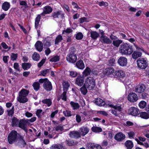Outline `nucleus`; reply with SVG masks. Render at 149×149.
Returning <instances> with one entry per match:
<instances>
[{
  "label": "nucleus",
  "instance_id": "obj_1",
  "mask_svg": "<svg viewBox=\"0 0 149 149\" xmlns=\"http://www.w3.org/2000/svg\"><path fill=\"white\" fill-rule=\"evenodd\" d=\"M120 53L122 54L130 55L133 52L132 47L127 43L121 45L119 49Z\"/></svg>",
  "mask_w": 149,
  "mask_h": 149
},
{
  "label": "nucleus",
  "instance_id": "obj_2",
  "mask_svg": "<svg viewBox=\"0 0 149 149\" xmlns=\"http://www.w3.org/2000/svg\"><path fill=\"white\" fill-rule=\"evenodd\" d=\"M29 91L25 89L22 90L19 93V95L17 97V100L20 103H24L28 101L26 96L29 93Z\"/></svg>",
  "mask_w": 149,
  "mask_h": 149
},
{
  "label": "nucleus",
  "instance_id": "obj_3",
  "mask_svg": "<svg viewBox=\"0 0 149 149\" xmlns=\"http://www.w3.org/2000/svg\"><path fill=\"white\" fill-rule=\"evenodd\" d=\"M94 79L92 77H87L85 80L84 86L89 90L93 89L95 86Z\"/></svg>",
  "mask_w": 149,
  "mask_h": 149
},
{
  "label": "nucleus",
  "instance_id": "obj_4",
  "mask_svg": "<svg viewBox=\"0 0 149 149\" xmlns=\"http://www.w3.org/2000/svg\"><path fill=\"white\" fill-rule=\"evenodd\" d=\"M17 135V132L15 130L12 131L10 133L8 137V141L10 144H12L16 141Z\"/></svg>",
  "mask_w": 149,
  "mask_h": 149
},
{
  "label": "nucleus",
  "instance_id": "obj_5",
  "mask_svg": "<svg viewBox=\"0 0 149 149\" xmlns=\"http://www.w3.org/2000/svg\"><path fill=\"white\" fill-rule=\"evenodd\" d=\"M138 67L141 69H145L148 66V63L143 58H140L136 61Z\"/></svg>",
  "mask_w": 149,
  "mask_h": 149
},
{
  "label": "nucleus",
  "instance_id": "obj_6",
  "mask_svg": "<svg viewBox=\"0 0 149 149\" xmlns=\"http://www.w3.org/2000/svg\"><path fill=\"white\" fill-rule=\"evenodd\" d=\"M77 60V55L73 52H70L66 57V60L69 62L74 63Z\"/></svg>",
  "mask_w": 149,
  "mask_h": 149
},
{
  "label": "nucleus",
  "instance_id": "obj_7",
  "mask_svg": "<svg viewBox=\"0 0 149 149\" xmlns=\"http://www.w3.org/2000/svg\"><path fill=\"white\" fill-rule=\"evenodd\" d=\"M28 124H29V120L28 119L20 120L19 122L18 127L23 129L25 132H27V125Z\"/></svg>",
  "mask_w": 149,
  "mask_h": 149
},
{
  "label": "nucleus",
  "instance_id": "obj_8",
  "mask_svg": "<svg viewBox=\"0 0 149 149\" xmlns=\"http://www.w3.org/2000/svg\"><path fill=\"white\" fill-rule=\"evenodd\" d=\"M109 106L114 109L113 110H111V113L115 116H118L122 108L120 106L116 105L114 106L112 104L109 105Z\"/></svg>",
  "mask_w": 149,
  "mask_h": 149
},
{
  "label": "nucleus",
  "instance_id": "obj_9",
  "mask_svg": "<svg viewBox=\"0 0 149 149\" xmlns=\"http://www.w3.org/2000/svg\"><path fill=\"white\" fill-rule=\"evenodd\" d=\"M127 98L130 101L132 102H136L138 100V97L137 94L133 92L129 93L128 96Z\"/></svg>",
  "mask_w": 149,
  "mask_h": 149
},
{
  "label": "nucleus",
  "instance_id": "obj_10",
  "mask_svg": "<svg viewBox=\"0 0 149 149\" xmlns=\"http://www.w3.org/2000/svg\"><path fill=\"white\" fill-rule=\"evenodd\" d=\"M139 110L137 108L132 107H130L129 109L128 113L130 115L133 116H136L139 113Z\"/></svg>",
  "mask_w": 149,
  "mask_h": 149
},
{
  "label": "nucleus",
  "instance_id": "obj_11",
  "mask_svg": "<svg viewBox=\"0 0 149 149\" xmlns=\"http://www.w3.org/2000/svg\"><path fill=\"white\" fill-rule=\"evenodd\" d=\"M43 87L46 91H50L52 89V86L51 82L47 80L44 83Z\"/></svg>",
  "mask_w": 149,
  "mask_h": 149
},
{
  "label": "nucleus",
  "instance_id": "obj_12",
  "mask_svg": "<svg viewBox=\"0 0 149 149\" xmlns=\"http://www.w3.org/2000/svg\"><path fill=\"white\" fill-rule=\"evenodd\" d=\"M118 63L121 66H126L127 64V60L124 57H120L118 61Z\"/></svg>",
  "mask_w": 149,
  "mask_h": 149
},
{
  "label": "nucleus",
  "instance_id": "obj_13",
  "mask_svg": "<svg viewBox=\"0 0 149 149\" xmlns=\"http://www.w3.org/2000/svg\"><path fill=\"white\" fill-rule=\"evenodd\" d=\"M145 89L146 87L144 84H139L136 87L135 91L138 93H141L143 92Z\"/></svg>",
  "mask_w": 149,
  "mask_h": 149
},
{
  "label": "nucleus",
  "instance_id": "obj_14",
  "mask_svg": "<svg viewBox=\"0 0 149 149\" xmlns=\"http://www.w3.org/2000/svg\"><path fill=\"white\" fill-rule=\"evenodd\" d=\"M69 135L70 137L72 138L78 139L81 137L79 132L77 131H73L70 132Z\"/></svg>",
  "mask_w": 149,
  "mask_h": 149
},
{
  "label": "nucleus",
  "instance_id": "obj_15",
  "mask_svg": "<svg viewBox=\"0 0 149 149\" xmlns=\"http://www.w3.org/2000/svg\"><path fill=\"white\" fill-rule=\"evenodd\" d=\"M125 138V135L122 132H119L116 134L114 136L115 139L118 141H121Z\"/></svg>",
  "mask_w": 149,
  "mask_h": 149
},
{
  "label": "nucleus",
  "instance_id": "obj_16",
  "mask_svg": "<svg viewBox=\"0 0 149 149\" xmlns=\"http://www.w3.org/2000/svg\"><path fill=\"white\" fill-rule=\"evenodd\" d=\"M100 38L101 42L103 43L109 44L112 43V40L106 36H102Z\"/></svg>",
  "mask_w": 149,
  "mask_h": 149
},
{
  "label": "nucleus",
  "instance_id": "obj_17",
  "mask_svg": "<svg viewBox=\"0 0 149 149\" xmlns=\"http://www.w3.org/2000/svg\"><path fill=\"white\" fill-rule=\"evenodd\" d=\"M84 77L80 76L77 77L75 81V83L80 86H82L84 82Z\"/></svg>",
  "mask_w": 149,
  "mask_h": 149
},
{
  "label": "nucleus",
  "instance_id": "obj_18",
  "mask_svg": "<svg viewBox=\"0 0 149 149\" xmlns=\"http://www.w3.org/2000/svg\"><path fill=\"white\" fill-rule=\"evenodd\" d=\"M89 131V129L86 127L83 126L80 128L79 130L80 135L84 136L87 134Z\"/></svg>",
  "mask_w": 149,
  "mask_h": 149
},
{
  "label": "nucleus",
  "instance_id": "obj_19",
  "mask_svg": "<svg viewBox=\"0 0 149 149\" xmlns=\"http://www.w3.org/2000/svg\"><path fill=\"white\" fill-rule=\"evenodd\" d=\"M125 74L124 72L122 70H119L115 72V77L119 79L120 80L125 77Z\"/></svg>",
  "mask_w": 149,
  "mask_h": 149
},
{
  "label": "nucleus",
  "instance_id": "obj_20",
  "mask_svg": "<svg viewBox=\"0 0 149 149\" xmlns=\"http://www.w3.org/2000/svg\"><path fill=\"white\" fill-rule=\"evenodd\" d=\"M52 11V9L49 6H46L44 8V10L40 15L45 16V14H49L51 13Z\"/></svg>",
  "mask_w": 149,
  "mask_h": 149
},
{
  "label": "nucleus",
  "instance_id": "obj_21",
  "mask_svg": "<svg viewBox=\"0 0 149 149\" xmlns=\"http://www.w3.org/2000/svg\"><path fill=\"white\" fill-rule=\"evenodd\" d=\"M52 15L54 19H56L62 17L63 16V14L62 13V12L60 11L53 12L52 13Z\"/></svg>",
  "mask_w": 149,
  "mask_h": 149
},
{
  "label": "nucleus",
  "instance_id": "obj_22",
  "mask_svg": "<svg viewBox=\"0 0 149 149\" xmlns=\"http://www.w3.org/2000/svg\"><path fill=\"white\" fill-rule=\"evenodd\" d=\"M35 46L36 49L40 52L42 51L43 49V44L41 42L39 41H38L36 43Z\"/></svg>",
  "mask_w": 149,
  "mask_h": 149
},
{
  "label": "nucleus",
  "instance_id": "obj_23",
  "mask_svg": "<svg viewBox=\"0 0 149 149\" xmlns=\"http://www.w3.org/2000/svg\"><path fill=\"white\" fill-rule=\"evenodd\" d=\"M96 104L100 106H104L105 104V102L100 98H97L95 101Z\"/></svg>",
  "mask_w": 149,
  "mask_h": 149
},
{
  "label": "nucleus",
  "instance_id": "obj_24",
  "mask_svg": "<svg viewBox=\"0 0 149 149\" xmlns=\"http://www.w3.org/2000/svg\"><path fill=\"white\" fill-rule=\"evenodd\" d=\"M114 71V69L112 67L106 68L104 71V73L106 75H109L112 74Z\"/></svg>",
  "mask_w": 149,
  "mask_h": 149
},
{
  "label": "nucleus",
  "instance_id": "obj_25",
  "mask_svg": "<svg viewBox=\"0 0 149 149\" xmlns=\"http://www.w3.org/2000/svg\"><path fill=\"white\" fill-rule=\"evenodd\" d=\"M142 53L141 52L135 51L132 54V57L134 59H136L139 57L141 56Z\"/></svg>",
  "mask_w": 149,
  "mask_h": 149
},
{
  "label": "nucleus",
  "instance_id": "obj_26",
  "mask_svg": "<svg viewBox=\"0 0 149 149\" xmlns=\"http://www.w3.org/2000/svg\"><path fill=\"white\" fill-rule=\"evenodd\" d=\"M76 65L78 68L80 69H83L85 67L83 61L81 60L78 61L76 63Z\"/></svg>",
  "mask_w": 149,
  "mask_h": 149
},
{
  "label": "nucleus",
  "instance_id": "obj_27",
  "mask_svg": "<svg viewBox=\"0 0 149 149\" xmlns=\"http://www.w3.org/2000/svg\"><path fill=\"white\" fill-rule=\"evenodd\" d=\"M66 144L69 146H72L77 145L78 143L77 141H74L73 140L69 139L65 141Z\"/></svg>",
  "mask_w": 149,
  "mask_h": 149
},
{
  "label": "nucleus",
  "instance_id": "obj_28",
  "mask_svg": "<svg viewBox=\"0 0 149 149\" xmlns=\"http://www.w3.org/2000/svg\"><path fill=\"white\" fill-rule=\"evenodd\" d=\"M125 145L127 149H131L133 146V142L130 140L127 141L125 143Z\"/></svg>",
  "mask_w": 149,
  "mask_h": 149
},
{
  "label": "nucleus",
  "instance_id": "obj_29",
  "mask_svg": "<svg viewBox=\"0 0 149 149\" xmlns=\"http://www.w3.org/2000/svg\"><path fill=\"white\" fill-rule=\"evenodd\" d=\"M91 37L93 39H96L99 36V34L97 32L91 31L90 32Z\"/></svg>",
  "mask_w": 149,
  "mask_h": 149
},
{
  "label": "nucleus",
  "instance_id": "obj_30",
  "mask_svg": "<svg viewBox=\"0 0 149 149\" xmlns=\"http://www.w3.org/2000/svg\"><path fill=\"white\" fill-rule=\"evenodd\" d=\"M10 3L7 2H5L2 4V8L4 11L8 10L10 7Z\"/></svg>",
  "mask_w": 149,
  "mask_h": 149
},
{
  "label": "nucleus",
  "instance_id": "obj_31",
  "mask_svg": "<svg viewBox=\"0 0 149 149\" xmlns=\"http://www.w3.org/2000/svg\"><path fill=\"white\" fill-rule=\"evenodd\" d=\"M42 102L44 104H46L48 107H50L52 104V101L50 99H46L43 100Z\"/></svg>",
  "mask_w": 149,
  "mask_h": 149
},
{
  "label": "nucleus",
  "instance_id": "obj_32",
  "mask_svg": "<svg viewBox=\"0 0 149 149\" xmlns=\"http://www.w3.org/2000/svg\"><path fill=\"white\" fill-rule=\"evenodd\" d=\"M41 15H38L35 19V28L37 29L39 25V22L40 20Z\"/></svg>",
  "mask_w": 149,
  "mask_h": 149
},
{
  "label": "nucleus",
  "instance_id": "obj_33",
  "mask_svg": "<svg viewBox=\"0 0 149 149\" xmlns=\"http://www.w3.org/2000/svg\"><path fill=\"white\" fill-rule=\"evenodd\" d=\"M140 116L141 118L145 119L149 118V114L145 112H141L140 114Z\"/></svg>",
  "mask_w": 149,
  "mask_h": 149
},
{
  "label": "nucleus",
  "instance_id": "obj_34",
  "mask_svg": "<svg viewBox=\"0 0 149 149\" xmlns=\"http://www.w3.org/2000/svg\"><path fill=\"white\" fill-rule=\"evenodd\" d=\"M70 104L74 110L77 109L79 107V105L77 103H75L71 101Z\"/></svg>",
  "mask_w": 149,
  "mask_h": 149
},
{
  "label": "nucleus",
  "instance_id": "obj_35",
  "mask_svg": "<svg viewBox=\"0 0 149 149\" xmlns=\"http://www.w3.org/2000/svg\"><path fill=\"white\" fill-rule=\"evenodd\" d=\"M32 86L33 87L34 90L36 91H38L40 89V85L38 82H35L33 84Z\"/></svg>",
  "mask_w": 149,
  "mask_h": 149
},
{
  "label": "nucleus",
  "instance_id": "obj_36",
  "mask_svg": "<svg viewBox=\"0 0 149 149\" xmlns=\"http://www.w3.org/2000/svg\"><path fill=\"white\" fill-rule=\"evenodd\" d=\"M23 68L24 70L29 68L31 66V64L29 63H24L22 64Z\"/></svg>",
  "mask_w": 149,
  "mask_h": 149
},
{
  "label": "nucleus",
  "instance_id": "obj_37",
  "mask_svg": "<svg viewBox=\"0 0 149 149\" xmlns=\"http://www.w3.org/2000/svg\"><path fill=\"white\" fill-rule=\"evenodd\" d=\"M63 40L62 36L61 35H58L56 38L55 41V44L58 45L59 42Z\"/></svg>",
  "mask_w": 149,
  "mask_h": 149
},
{
  "label": "nucleus",
  "instance_id": "obj_38",
  "mask_svg": "<svg viewBox=\"0 0 149 149\" xmlns=\"http://www.w3.org/2000/svg\"><path fill=\"white\" fill-rule=\"evenodd\" d=\"M63 91L67 92L70 86L69 84L67 82L63 81Z\"/></svg>",
  "mask_w": 149,
  "mask_h": 149
},
{
  "label": "nucleus",
  "instance_id": "obj_39",
  "mask_svg": "<svg viewBox=\"0 0 149 149\" xmlns=\"http://www.w3.org/2000/svg\"><path fill=\"white\" fill-rule=\"evenodd\" d=\"M95 144L93 143H89L86 145V149H95Z\"/></svg>",
  "mask_w": 149,
  "mask_h": 149
},
{
  "label": "nucleus",
  "instance_id": "obj_40",
  "mask_svg": "<svg viewBox=\"0 0 149 149\" xmlns=\"http://www.w3.org/2000/svg\"><path fill=\"white\" fill-rule=\"evenodd\" d=\"M32 58L33 59L36 61H38L40 58L39 55L36 52H34L32 56Z\"/></svg>",
  "mask_w": 149,
  "mask_h": 149
},
{
  "label": "nucleus",
  "instance_id": "obj_41",
  "mask_svg": "<svg viewBox=\"0 0 149 149\" xmlns=\"http://www.w3.org/2000/svg\"><path fill=\"white\" fill-rule=\"evenodd\" d=\"M18 120L15 117H13L12 120V125L13 126H17L19 123Z\"/></svg>",
  "mask_w": 149,
  "mask_h": 149
},
{
  "label": "nucleus",
  "instance_id": "obj_42",
  "mask_svg": "<svg viewBox=\"0 0 149 149\" xmlns=\"http://www.w3.org/2000/svg\"><path fill=\"white\" fill-rule=\"evenodd\" d=\"M91 72V70L90 69L88 68L87 67L86 69L84 70L83 72V74L86 76H87L90 75Z\"/></svg>",
  "mask_w": 149,
  "mask_h": 149
},
{
  "label": "nucleus",
  "instance_id": "obj_43",
  "mask_svg": "<svg viewBox=\"0 0 149 149\" xmlns=\"http://www.w3.org/2000/svg\"><path fill=\"white\" fill-rule=\"evenodd\" d=\"M87 87H86L84 85L80 89V91L81 93L84 95H85L87 92V90L86 88Z\"/></svg>",
  "mask_w": 149,
  "mask_h": 149
},
{
  "label": "nucleus",
  "instance_id": "obj_44",
  "mask_svg": "<svg viewBox=\"0 0 149 149\" xmlns=\"http://www.w3.org/2000/svg\"><path fill=\"white\" fill-rule=\"evenodd\" d=\"M122 42V40H113V44L114 46L116 47H118Z\"/></svg>",
  "mask_w": 149,
  "mask_h": 149
},
{
  "label": "nucleus",
  "instance_id": "obj_45",
  "mask_svg": "<svg viewBox=\"0 0 149 149\" xmlns=\"http://www.w3.org/2000/svg\"><path fill=\"white\" fill-rule=\"evenodd\" d=\"M92 131L94 132H102V129L99 127H93L92 128Z\"/></svg>",
  "mask_w": 149,
  "mask_h": 149
},
{
  "label": "nucleus",
  "instance_id": "obj_46",
  "mask_svg": "<svg viewBox=\"0 0 149 149\" xmlns=\"http://www.w3.org/2000/svg\"><path fill=\"white\" fill-rule=\"evenodd\" d=\"M146 105V103L144 101H141L139 104V106L141 109L144 108Z\"/></svg>",
  "mask_w": 149,
  "mask_h": 149
},
{
  "label": "nucleus",
  "instance_id": "obj_47",
  "mask_svg": "<svg viewBox=\"0 0 149 149\" xmlns=\"http://www.w3.org/2000/svg\"><path fill=\"white\" fill-rule=\"evenodd\" d=\"M59 59V56H56L50 59L49 61L52 62H56L58 61Z\"/></svg>",
  "mask_w": 149,
  "mask_h": 149
},
{
  "label": "nucleus",
  "instance_id": "obj_48",
  "mask_svg": "<svg viewBox=\"0 0 149 149\" xmlns=\"http://www.w3.org/2000/svg\"><path fill=\"white\" fill-rule=\"evenodd\" d=\"M19 142L23 147H25L26 145V143L22 136H20Z\"/></svg>",
  "mask_w": 149,
  "mask_h": 149
},
{
  "label": "nucleus",
  "instance_id": "obj_49",
  "mask_svg": "<svg viewBox=\"0 0 149 149\" xmlns=\"http://www.w3.org/2000/svg\"><path fill=\"white\" fill-rule=\"evenodd\" d=\"M72 30L70 28H67L66 29L63 31L62 34H67L68 33H70L72 32Z\"/></svg>",
  "mask_w": 149,
  "mask_h": 149
},
{
  "label": "nucleus",
  "instance_id": "obj_50",
  "mask_svg": "<svg viewBox=\"0 0 149 149\" xmlns=\"http://www.w3.org/2000/svg\"><path fill=\"white\" fill-rule=\"evenodd\" d=\"M44 46L47 47H49L51 45L50 40L46 38L43 42Z\"/></svg>",
  "mask_w": 149,
  "mask_h": 149
},
{
  "label": "nucleus",
  "instance_id": "obj_51",
  "mask_svg": "<svg viewBox=\"0 0 149 149\" xmlns=\"http://www.w3.org/2000/svg\"><path fill=\"white\" fill-rule=\"evenodd\" d=\"M66 91H64L61 95V99L65 101L67 100Z\"/></svg>",
  "mask_w": 149,
  "mask_h": 149
},
{
  "label": "nucleus",
  "instance_id": "obj_52",
  "mask_svg": "<svg viewBox=\"0 0 149 149\" xmlns=\"http://www.w3.org/2000/svg\"><path fill=\"white\" fill-rule=\"evenodd\" d=\"M149 95L143 92L141 94V97L143 99H146L148 98Z\"/></svg>",
  "mask_w": 149,
  "mask_h": 149
},
{
  "label": "nucleus",
  "instance_id": "obj_53",
  "mask_svg": "<svg viewBox=\"0 0 149 149\" xmlns=\"http://www.w3.org/2000/svg\"><path fill=\"white\" fill-rule=\"evenodd\" d=\"M19 4L20 5L24 6L25 8H26L28 6L26 2L23 1H19Z\"/></svg>",
  "mask_w": 149,
  "mask_h": 149
},
{
  "label": "nucleus",
  "instance_id": "obj_54",
  "mask_svg": "<svg viewBox=\"0 0 149 149\" xmlns=\"http://www.w3.org/2000/svg\"><path fill=\"white\" fill-rule=\"evenodd\" d=\"M83 37V35L80 32L77 33L76 36V38L77 40H81Z\"/></svg>",
  "mask_w": 149,
  "mask_h": 149
},
{
  "label": "nucleus",
  "instance_id": "obj_55",
  "mask_svg": "<svg viewBox=\"0 0 149 149\" xmlns=\"http://www.w3.org/2000/svg\"><path fill=\"white\" fill-rule=\"evenodd\" d=\"M17 57V54L12 53L10 56V59L13 61H15L16 60Z\"/></svg>",
  "mask_w": 149,
  "mask_h": 149
},
{
  "label": "nucleus",
  "instance_id": "obj_56",
  "mask_svg": "<svg viewBox=\"0 0 149 149\" xmlns=\"http://www.w3.org/2000/svg\"><path fill=\"white\" fill-rule=\"evenodd\" d=\"M14 106L12 107V109L9 110L7 111L8 114L9 116H12L14 113Z\"/></svg>",
  "mask_w": 149,
  "mask_h": 149
},
{
  "label": "nucleus",
  "instance_id": "obj_57",
  "mask_svg": "<svg viewBox=\"0 0 149 149\" xmlns=\"http://www.w3.org/2000/svg\"><path fill=\"white\" fill-rule=\"evenodd\" d=\"M115 59L113 58L110 59L108 63V65L109 66H113L114 64Z\"/></svg>",
  "mask_w": 149,
  "mask_h": 149
},
{
  "label": "nucleus",
  "instance_id": "obj_58",
  "mask_svg": "<svg viewBox=\"0 0 149 149\" xmlns=\"http://www.w3.org/2000/svg\"><path fill=\"white\" fill-rule=\"evenodd\" d=\"M70 75L72 77H74L77 75V73L75 71H71L70 72Z\"/></svg>",
  "mask_w": 149,
  "mask_h": 149
},
{
  "label": "nucleus",
  "instance_id": "obj_59",
  "mask_svg": "<svg viewBox=\"0 0 149 149\" xmlns=\"http://www.w3.org/2000/svg\"><path fill=\"white\" fill-rule=\"evenodd\" d=\"M63 113L66 116H71V111L69 110H66L63 111Z\"/></svg>",
  "mask_w": 149,
  "mask_h": 149
},
{
  "label": "nucleus",
  "instance_id": "obj_60",
  "mask_svg": "<svg viewBox=\"0 0 149 149\" xmlns=\"http://www.w3.org/2000/svg\"><path fill=\"white\" fill-rule=\"evenodd\" d=\"M49 70L48 69L45 70H44L42 71L41 72V74H40L39 75H42L44 76H45L47 73L48 72Z\"/></svg>",
  "mask_w": 149,
  "mask_h": 149
},
{
  "label": "nucleus",
  "instance_id": "obj_61",
  "mask_svg": "<svg viewBox=\"0 0 149 149\" xmlns=\"http://www.w3.org/2000/svg\"><path fill=\"white\" fill-rule=\"evenodd\" d=\"M127 134L130 138L132 139L134 138V136L135 135L134 133L133 132H128Z\"/></svg>",
  "mask_w": 149,
  "mask_h": 149
},
{
  "label": "nucleus",
  "instance_id": "obj_62",
  "mask_svg": "<svg viewBox=\"0 0 149 149\" xmlns=\"http://www.w3.org/2000/svg\"><path fill=\"white\" fill-rule=\"evenodd\" d=\"M19 65L18 63H15L14 64V68L16 70L20 72V70L19 69Z\"/></svg>",
  "mask_w": 149,
  "mask_h": 149
},
{
  "label": "nucleus",
  "instance_id": "obj_63",
  "mask_svg": "<svg viewBox=\"0 0 149 149\" xmlns=\"http://www.w3.org/2000/svg\"><path fill=\"white\" fill-rule=\"evenodd\" d=\"M42 111V109H38L36 111V114L38 118H40L41 117L40 114L41 113Z\"/></svg>",
  "mask_w": 149,
  "mask_h": 149
},
{
  "label": "nucleus",
  "instance_id": "obj_64",
  "mask_svg": "<svg viewBox=\"0 0 149 149\" xmlns=\"http://www.w3.org/2000/svg\"><path fill=\"white\" fill-rule=\"evenodd\" d=\"M55 129L54 130H55L56 131H58V130H60L61 131H62L63 130V129L62 127L61 126L58 125L57 127H56L55 128H54Z\"/></svg>",
  "mask_w": 149,
  "mask_h": 149
}]
</instances>
